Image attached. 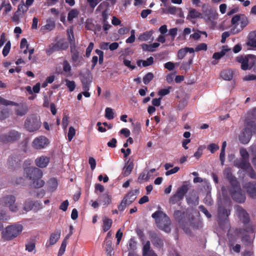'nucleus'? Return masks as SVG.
<instances>
[{"instance_id": "obj_7", "label": "nucleus", "mask_w": 256, "mask_h": 256, "mask_svg": "<svg viewBox=\"0 0 256 256\" xmlns=\"http://www.w3.org/2000/svg\"><path fill=\"white\" fill-rule=\"evenodd\" d=\"M252 126L244 123V128L240 132L238 138L243 144H247L250 140L252 134L256 133Z\"/></svg>"}, {"instance_id": "obj_48", "label": "nucleus", "mask_w": 256, "mask_h": 256, "mask_svg": "<svg viewBox=\"0 0 256 256\" xmlns=\"http://www.w3.org/2000/svg\"><path fill=\"white\" fill-rule=\"evenodd\" d=\"M48 184L50 189L52 191H54V190H55L58 186L57 180L54 178L50 179V180L48 182Z\"/></svg>"}, {"instance_id": "obj_34", "label": "nucleus", "mask_w": 256, "mask_h": 256, "mask_svg": "<svg viewBox=\"0 0 256 256\" xmlns=\"http://www.w3.org/2000/svg\"><path fill=\"white\" fill-rule=\"evenodd\" d=\"M112 244L111 240L105 241L104 250L107 253L108 256H111L114 250L113 247L112 246Z\"/></svg>"}, {"instance_id": "obj_54", "label": "nucleus", "mask_w": 256, "mask_h": 256, "mask_svg": "<svg viewBox=\"0 0 256 256\" xmlns=\"http://www.w3.org/2000/svg\"><path fill=\"white\" fill-rule=\"evenodd\" d=\"M76 134V130L74 127L70 126L69 128L68 132V140L70 142L72 140V138Z\"/></svg>"}, {"instance_id": "obj_33", "label": "nucleus", "mask_w": 256, "mask_h": 256, "mask_svg": "<svg viewBox=\"0 0 256 256\" xmlns=\"http://www.w3.org/2000/svg\"><path fill=\"white\" fill-rule=\"evenodd\" d=\"M100 198V202L104 206H108L111 202V198L108 194H103Z\"/></svg>"}, {"instance_id": "obj_38", "label": "nucleus", "mask_w": 256, "mask_h": 256, "mask_svg": "<svg viewBox=\"0 0 256 256\" xmlns=\"http://www.w3.org/2000/svg\"><path fill=\"white\" fill-rule=\"evenodd\" d=\"M79 12L76 9H72L68 13V20L69 22L72 20L74 18H76L78 16Z\"/></svg>"}, {"instance_id": "obj_3", "label": "nucleus", "mask_w": 256, "mask_h": 256, "mask_svg": "<svg viewBox=\"0 0 256 256\" xmlns=\"http://www.w3.org/2000/svg\"><path fill=\"white\" fill-rule=\"evenodd\" d=\"M24 172L27 178L32 180L30 185L34 188H38L42 187L44 182L41 179L42 172L38 168L30 167L24 169Z\"/></svg>"}, {"instance_id": "obj_31", "label": "nucleus", "mask_w": 256, "mask_h": 256, "mask_svg": "<svg viewBox=\"0 0 256 256\" xmlns=\"http://www.w3.org/2000/svg\"><path fill=\"white\" fill-rule=\"evenodd\" d=\"M151 240L153 244L156 248H162L164 246L163 240L156 234L152 236Z\"/></svg>"}, {"instance_id": "obj_46", "label": "nucleus", "mask_w": 256, "mask_h": 256, "mask_svg": "<svg viewBox=\"0 0 256 256\" xmlns=\"http://www.w3.org/2000/svg\"><path fill=\"white\" fill-rule=\"evenodd\" d=\"M246 56L248 60V66H250V68L256 63V56L252 54H248Z\"/></svg>"}, {"instance_id": "obj_21", "label": "nucleus", "mask_w": 256, "mask_h": 256, "mask_svg": "<svg viewBox=\"0 0 256 256\" xmlns=\"http://www.w3.org/2000/svg\"><path fill=\"white\" fill-rule=\"evenodd\" d=\"M16 104H11L12 106H16L15 108V113L18 116H23L28 112V106L26 104H18L15 102Z\"/></svg>"}, {"instance_id": "obj_2", "label": "nucleus", "mask_w": 256, "mask_h": 256, "mask_svg": "<svg viewBox=\"0 0 256 256\" xmlns=\"http://www.w3.org/2000/svg\"><path fill=\"white\" fill-rule=\"evenodd\" d=\"M174 216L175 220L178 222L180 226L184 232L188 234H191L192 232L188 226L191 224L192 216L188 213L186 209L176 210L174 212Z\"/></svg>"}, {"instance_id": "obj_22", "label": "nucleus", "mask_w": 256, "mask_h": 256, "mask_svg": "<svg viewBox=\"0 0 256 256\" xmlns=\"http://www.w3.org/2000/svg\"><path fill=\"white\" fill-rule=\"evenodd\" d=\"M67 46H64L63 43L58 42L52 46H50L49 48H48L46 50V53L47 55L50 56L54 52L65 50Z\"/></svg>"}, {"instance_id": "obj_60", "label": "nucleus", "mask_w": 256, "mask_h": 256, "mask_svg": "<svg viewBox=\"0 0 256 256\" xmlns=\"http://www.w3.org/2000/svg\"><path fill=\"white\" fill-rule=\"evenodd\" d=\"M127 205H129L127 202H126L125 200H122L120 203V204L118 206V210L120 212H123Z\"/></svg>"}, {"instance_id": "obj_10", "label": "nucleus", "mask_w": 256, "mask_h": 256, "mask_svg": "<svg viewBox=\"0 0 256 256\" xmlns=\"http://www.w3.org/2000/svg\"><path fill=\"white\" fill-rule=\"evenodd\" d=\"M218 13L213 8H210L204 10V18L207 24L214 26L216 24L215 20L218 18Z\"/></svg>"}, {"instance_id": "obj_9", "label": "nucleus", "mask_w": 256, "mask_h": 256, "mask_svg": "<svg viewBox=\"0 0 256 256\" xmlns=\"http://www.w3.org/2000/svg\"><path fill=\"white\" fill-rule=\"evenodd\" d=\"M188 190V185L183 184L178 188L176 192L170 198V203L174 204L182 200Z\"/></svg>"}, {"instance_id": "obj_49", "label": "nucleus", "mask_w": 256, "mask_h": 256, "mask_svg": "<svg viewBox=\"0 0 256 256\" xmlns=\"http://www.w3.org/2000/svg\"><path fill=\"white\" fill-rule=\"evenodd\" d=\"M105 117L108 120H112L114 118V113L112 109L110 108H106L105 110Z\"/></svg>"}, {"instance_id": "obj_45", "label": "nucleus", "mask_w": 256, "mask_h": 256, "mask_svg": "<svg viewBox=\"0 0 256 256\" xmlns=\"http://www.w3.org/2000/svg\"><path fill=\"white\" fill-rule=\"evenodd\" d=\"M192 63V58H190L188 62H183L180 66V68L181 70H184L186 71L189 70L190 68V65Z\"/></svg>"}, {"instance_id": "obj_61", "label": "nucleus", "mask_w": 256, "mask_h": 256, "mask_svg": "<svg viewBox=\"0 0 256 256\" xmlns=\"http://www.w3.org/2000/svg\"><path fill=\"white\" fill-rule=\"evenodd\" d=\"M200 210L203 212L208 218H210L212 217V215L208 212V210L202 205L199 206Z\"/></svg>"}, {"instance_id": "obj_43", "label": "nucleus", "mask_w": 256, "mask_h": 256, "mask_svg": "<svg viewBox=\"0 0 256 256\" xmlns=\"http://www.w3.org/2000/svg\"><path fill=\"white\" fill-rule=\"evenodd\" d=\"M33 208V202L28 200L24 204V210L26 212H29Z\"/></svg>"}, {"instance_id": "obj_19", "label": "nucleus", "mask_w": 256, "mask_h": 256, "mask_svg": "<svg viewBox=\"0 0 256 256\" xmlns=\"http://www.w3.org/2000/svg\"><path fill=\"white\" fill-rule=\"evenodd\" d=\"M234 166L244 171H247L251 166L249 160L240 158L236 159L234 161Z\"/></svg>"}, {"instance_id": "obj_42", "label": "nucleus", "mask_w": 256, "mask_h": 256, "mask_svg": "<svg viewBox=\"0 0 256 256\" xmlns=\"http://www.w3.org/2000/svg\"><path fill=\"white\" fill-rule=\"evenodd\" d=\"M154 74L149 72L147 73L143 78V82L145 84H148L150 83V82L154 78Z\"/></svg>"}, {"instance_id": "obj_24", "label": "nucleus", "mask_w": 256, "mask_h": 256, "mask_svg": "<svg viewBox=\"0 0 256 256\" xmlns=\"http://www.w3.org/2000/svg\"><path fill=\"white\" fill-rule=\"evenodd\" d=\"M72 53V60L75 66H78L82 64L83 58L79 56V52L77 50H71Z\"/></svg>"}, {"instance_id": "obj_15", "label": "nucleus", "mask_w": 256, "mask_h": 256, "mask_svg": "<svg viewBox=\"0 0 256 256\" xmlns=\"http://www.w3.org/2000/svg\"><path fill=\"white\" fill-rule=\"evenodd\" d=\"M244 123L252 126L253 130H256V107L247 112Z\"/></svg>"}, {"instance_id": "obj_53", "label": "nucleus", "mask_w": 256, "mask_h": 256, "mask_svg": "<svg viewBox=\"0 0 256 256\" xmlns=\"http://www.w3.org/2000/svg\"><path fill=\"white\" fill-rule=\"evenodd\" d=\"M241 16L240 14H236L234 16L232 17L231 20V24L232 26V27H234L235 26H238V22L240 20Z\"/></svg>"}, {"instance_id": "obj_8", "label": "nucleus", "mask_w": 256, "mask_h": 256, "mask_svg": "<svg viewBox=\"0 0 256 256\" xmlns=\"http://www.w3.org/2000/svg\"><path fill=\"white\" fill-rule=\"evenodd\" d=\"M0 202L1 204L6 207H8L10 211L16 212L18 210V206L16 204V198L12 195H8L2 197Z\"/></svg>"}, {"instance_id": "obj_25", "label": "nucleus", "mask_w": 256, "mask_h": 256, "mask_svg": "<svg viewBox=\"0 0 256 256\" xmlns=\"http://www.w3.org/2000/svg\"><path fill=\"white\" fill-rule=\"evenodd\" d=\"M246 44L253 48H256V30L250 32Z\"/></svg>"}, {"instance_id": "obj_12", "label": "nucleus", "mask_w": 256, "mask_h": 256, "mask_svg": "<svg viewBox=\"0 0 256 256\" xmlns=\"http://www.w3.org/2000/svg\"><path fill=\"white\" fill-rule=\"evenodd\" d=\"M49 144V140L46 136H40L33 140L32 146L34 149L39 150L45 148Z\"/></svg>"}, {"instance_id": "obj_63", "label": "nucleus", "mask_w": 256, "mask_h": 256, "mask_svg": "<svg viewBox=\"0 0 256 256\" xmlns=\"http://www.w3.org/2000/svg\"><path fill=\"white\" fill-rule=\"evenodd\" d=\"M248 173V175L252 178H256V173L252 167L248 168V170L247 171H246Z\"/></svg>"}, {"instance_id": "obj_51", "label": "nucleus", "mask_w": 256, "mask_h": 256, "mask_svg": "<svg viewBox=\"0 0 256 256\" xmlns=\"http://www.w3.org/2000/svg\"><path fill=\"white\" fill-rule=\"evenodd\" d=\"M240 154L242 157L240 159L249 160V154L244 148H241L240 150Z\"/></svg>"}, {"instance_id": "obj_18", "label": "nucleus", "mask_w": 256, "mask_h": 256, "mask_svg": "<svg viewBox=\"0 0 256 256\" xmlns=\"http://www.w3.org/2000/svg\"><path fill=\"white\" fill-rule=\"evenodd\" d=\"M240 26L238 28L237 26L234 27H232L231 28V32L232 34H238L240 32L244 27H246L248 24L249 21L248 18L242 15L240 18Z\"/></svg>"}, {"instance_id": "obj_6", "label": "nucleus", "mask_w": 256, "mask_h": 256, "mask_svg": "<svg viewBox=\"0 0 256 256\" xmlns=\"http://www.w3.org/2000/svg\"><path fill=\"white\" fill-rule=\"evenodd\" d=\"M42 122L40 117L36 114H32L26 118L24 122V127L30 132L38 130L41 126Z\"/></svg>"}, {"instance_id": "obj_14", "label": "nucleus", "mask_w": 256, "mask_h": 256, "mask_svg": "<svg viewBox=\"0 0 256 256\" xmlns=\"http://www.w3.org/2000/svg\"><path fill=\"white\" fill-rule=\"evenodd\" d=\"M28 8L26 5L24 4V1L22 0L18 4L17 10L14 14L12 17V20L16 22H19L20 18L23 17L24 13L28 10Z\"/></svg>"}, {"instance_id": "obj_4", "label": "nucleus", "mask_w": 256, "mask_h": 256, "mask_svg": "<svg viewBox=\"0 0 256 256\" xmlns=\"http://www.w3.org/2000/svg\"><path fill=\"white\" fill-rule=\"evenodd\" d=\"M21 224L14 223L6 226L2 233V238L4 240H11L17 237L22 231Z\"/></svg>"}, {"instance_id": "obj_26", "label": "nucleus", "mask_w": 256, "mask_h": 256, "mask_svg": "<svg viewBox=\"0 0 256 256\" xmlns=\"http://www.w3.org/2000/svg\"><path fill=\"white\" fill-rule=\"evenodd\" d=\"M236 60L238 62L242 64L241 68L242 70H246L249 68L248 60L246 56H238L236 57Z\"/></svg>"}, {"instance_id": "obj_55", "label": "nucleus", "mask_w": 256, "mask_h": 256, "mask_svg": "<svg viewBox=\"0 0 256 256\" xmlns=\"http://www.w3.org/2000/svg\"><path fill=\"white\" fill-rule=\"evenodd\" d=\"M63 70L64 72L68 73L70 72L72 68L71 66L67 60H64L62 64Z\"/></svg>"}, {"instance_id": "obj_57", "label": "nucleus", "mask_w": 256, "mask_h": 256, "mask_svg": "<svg viewBox=\"0 0 256 256\" xmlns=\"http://www.w3.org/2000/svg\"><path fill=\"white\" fill-rule=\"evenodd\" d=\"M36 248V243L34 242L26 244V250L29 252H32Z\"/></svg>"}, {"instance_id": "obj_40", "label": "nucleus", "mask_w": 256, "mask_h": 256, "mask_svg": "<svg viewBox=\"0 0 256 256\" xmlns=\"http://www.w3.org/2000/svg\"><path fill=\"white\" fill-rule=\"evenodd\" d=\"M228 246L230 248L233 246L234 244L237 242V238L233 234H228Z\"/></svg>"}, {"instance_id": "obj_44", "label": "nucleus", "mask_w": 256, "mask_h": 256, "mask_svg": "<svg viewBox=\"0 0 256 256\" xmlns=\"http://www.w3.org/2000/svg\"><path fill=\"white\" fill-rule=\"evenodd\" d=\"M65 82H66V85L68 88L69 91L70 92H73L76 86L75 82L74 80H70L68 79H66Z\"/></svg>"}, {"instance_id": "obj_58", "label": "nucleus", "mask_w": 256, "mask_h": 256, "mask_svg": "<svg viewBox=\"0 0 256 256\" xmlns=\"http://www.w3.org/2000/svg\"><path fill=\"white\" fill-rule=\"evenodd\" d=\"M154 62V58L152 56H150L146 60H142V66L146 67L152 65Z\"/></svg>"}, {"instance_id": "obj_56", "label": "nucleus", "mask_w": 256, "mask_h": 256, "mask_svg": "<svg viewBox=\"0 0 256 256\" xmlns=\"http://www.w3.org/2000/svg\"><path fill=\"white\" fill-rule=\"evenodd\" d=\"M96 53L98 56V63L100 64H102L104 62V52L98 49L95 50Z\"/></svg>"}, {"instance_id": "obj_64", "label": "nucleus", "mask_w": 256, "mask_h": 256, "mask_svg": "<svg viewBox=\"0 0 256 256\" xmlns=\"http://www.w3.org/2000/svg\"><path fill=\"white\" fill-rule=\"evenodd\" d=\"M186 51L184 48L180 49L178 52V59H182L186 54Z\"/></svg>"}, {"instance_id": "obj_32", "label": "nucleus", "mask_w": 256, "mask_h": 256, "mask_svg": "<svg viewBox=\"0 0 256 256\" xmlns=\"http://www.w3.org/2000/svg\"><path fill=\"white\" fill-rule=\"evenodd\" d=\"M220 75L224 80H230L233 78L232 72L230 69L224 70L222 71Z\"/></svg>"}, {"instance_id": "obj_52", "label": "nucleus", "mask_w": 256, "mask_h": 256, "mask_svg": "<svg viewBox=\"0 0 256 256\" xmlns=\"http://www.w3.org/2000/svg\"><path fill=\"white\" fill-rule=\"evenodd\" d=\"M178 12H182V9L175 6H170L166 10L167 14H175Z\"/></svg>"}, {"instance_id": "obj_39", "label": "nucleus", "mask_w": 256, "mask_h": 256, "mask_svg": "<svg viewBox=\"0 0 256 256\" xmlns=\"http://www.w3.org/2000/svg\"><path fill=\"white\" fill-rule=\"evenodd\" d=\"M47 24L42 26L41 28V30H47L50 31L54 28H55V24L52 21H48L47 22Z\"/></svg>"}, {"instance_id": "obj_50", "label": "nucleus", "mask_w": 256, "mask_h": 256, "mask_svg": "<svg viewBox=\"0 0 256 256\" xmlns=\"http://www.w3.org/2000/svg\"><path fill=\"white\" fill-rule=\"evenodd\" d=\"M11 48V43L10 41H8L6 45L4 46L2 50V54L4 56H6L8 55L10 52V49Z\"/></svg>"}, {"instance_id": "obj_11", "label": "nucleus", "mask_w": 256, "mask_h": 256, "mask_svg": "<svg viewBox=\"0 0 256 256\" xmlns=\"http://www.w3.org/2000/svg\"><path fill=\"white\" fill-rule=\"evenodd\" d=\"M20 134L17 131L12 130L7 134H3L0 135V142L3 144L12 142L18 140Z\"/></svg>"}, {"instance_id": "obj_13", "label": "nucleus", "mask_w": 256, "mask_h": 256, "mask_svg": "<svg viewBox=\"0 0 256 256\" xmlns=\"http://www.w3.org/2000/svg\"><path fill=\"white\" fill-rule=\"evenodd\" d=\"M234 209L240 220L244 225L248 224L250 222V218L247 212L240 206L236 205Z\"/></svg>"}, {"instance_id": "obj_30", "label": "nucleus", "mask_w": 256, "mask_h": 256, "mask_svg": "<svg viewBox=\"0 0 256 256\" xmlns=\"http://www.w3.org/2000/svg\"><path fill=\"white\" fill-rule=\"evenodd\" d=\"M133 162H130V160L126 164L123 169L122 174L124 176H127L130 175L134 168Z\"/></svg>"}, {"instance_id": "obj_16", "label": "nucleus", "mask_w": 256, "mask_h": 256, "mask_svg": "<svg viewBox=\"0 0 256 256\" xmlns=\"http://www.w3.org/2000/svg\"><path fill=\"white\" fill-rule=\"evenodd\" d=\"M248 196L252 199L256 198V182H250L244 186Z\"/></svg>"}, {"instance_id": "obj_20", "label": "nucleus", "mask_w": 256, "mask_h": 256, "mask_svg": "<svg viewBox=\"0 0 256 256\" xmlns=\"http://www.w3.org/2000/svg\"><path fill=\"white\" fill-rule=\"evenodd\" d=\"M50 158L46 156H40L37 158L34 161L36 165L40 168H45L48 164Z\"/></svg>"}, {"instance_id": "obj_36", "label": "nucleus", "mask_w": 256, "mask_h": 256, "mask_svg": "<svg viewBox=\"0 0 256 256\" xmlns=\"http://www.w3.org/2000/svg\"><path fill=\"white\" fill-rule=\"evenodd\" d=\"M188 16L191 18H202V16L201 13L196 11L195 9L192 8L188 12Z\"/></svg>"}, {"instance_id": "obj_35", "label": "nucleus", "mask_w": 256, "mask_h": 256, "mask_svg": "<svg viewBox=\"0 0 256 256\" xmlns=\"http://www.w3.org/2000/svg\"><path fill=\"white\" fill-rule=\"evenodd\" d=\"M230 210L226 208L224 206H220L218 208V214L222 218L228 217L230 214Z\"/></svg>"}, {"instance_id": "obj_27", "label": "nucleus", "mask_w": 256, "mask_h": 256, "mask_svg": "<svg viewBox=\"0 0 256 256\" xmlns=\"http://www.w3.org/2000/svg\"><path fill=\"white\" fill-rule=\"evenodd\" d=\"M138 192V190H136L130 191L123 198L126 202L130 204L133 202L136 198V194Z\"/></svg>"}, {"instance_id": "obj_28", "label": "nucleus", "mask_w": 256, "mask_h": 256, "mask_svg": "<svg viewBox=\"0 0 256 256\" xmlns=\"http://www.w3.org/2000/svg\"><path fill=\"white\" fill-rule=\"evenodd\" d=\"M112 224V219L108 218L106 216H102V228L104 232L108 230L111 228Z\"/></svg>"}, {"instance_id": "obj_23", "label": "nucleus", "mask_w": 256, "mask_h": 256, "mask_svg": "<svg viewBox=\"0 0 256 256\" xmlns=\"http://www.w3.org/2000/svg\"><path fill=\"white\" fill-rule=\"evenodd\" d=\"M60 230H56L54 232L51 234L49 240V244L46 242V246L48 247L50 246H52L56 244L58 241L60 236Z\"/></svg>"}, {"instance_id": "obj_59", "label": "nucleus", "mask_w": 256, "mask_h": 256, "mask_svg": "<svg viewBox=\"0 0 256 256\" xmlns=\"http://www.w3.org/2000/svg\"><path fill=\"white\" fill-rule=\"evenodd\" d=\"M0 104L4 106H8L11 104H16L15 102L6 100L0 96Z\"/></svg>"}, {"instance_id": "obj_37", "label": "nucleus", "mask_w": 256, "mask_h": 256, "mask_svg": "<svg viewBox=\"0 0 256 256\" xmlns=\"http://www.w3.org/2000/svg\"><path fill=\"white\" fill-rule=\"evenodd\" d=\"M152 34V31H147L141 34L138 38L140 41H147L150 39Z\"/></svg>"}, {"instance_id": "obj_62", "label": "nucleus", "mask_w": 256, "mask_h": 256, "mask_svg": "<svg viewBox=\"0 0 256 256\" xmlns=\"http://www.w3.org/2000/svg\"><path fill=\"white\" fill-rule=\"evenodd\" d=\"M207 50V45L205 43H202L198 45L196 48L195 50L196 52H199L200 50Z\"/></svg>"}, {"instance_id": "obj_29", "label": "nucleus", "mask_w": 256, "mask_h": 256, "mask_svg": "<svg viewBox=\"0 0 256 256\" xmlns=\"http://www.w3.org/2000/svg\"><path fill=\"white\" fill-rule=\"evenodd\" d=\"M20 161L21 158L18 156H12L8 159V165L12 168L18 166L20 164Z\"/></svg>"}, {"instance_id": "obj_1", "label": "nucleus", "mask_w": 256, "mask_h": 256, "mask_svg": "<svg viewBox=\"0 0 256 256\" xmlns=\"http://www.w3.org/2000/svg\"><path fill=\"white\" fill-rule=\"evenodd\" d=\"M232 188L229 190L230 194L234 201L238 204H244L246 200V195L244 190L240 188V183L235 176L231 173L226 176Z\"/></svg>"}, {"instance_id": "obj_5", "label": "nucleus", "mask_w": 256, "mask_h": 256, "mask_svg": "<svg viewBox=\"0 0 256 256\" xmlns=\"http://www.w3.org/2000/svg\"><path fill=\"white\" fill-rule=\"evenodd\" d=\"M152 218L155 220L157 226L166 232L170 231V220L168 216L164 212L157 210L152 214Z\"/></svg>"}, {"instance_id": "obj_17", "label": "nucleus", "mask_w": 256, "mask_h": 256, "mask_svg": "<svg viewBox=\"0 0 256 256\" xmlns=\"http://www.w3.org/2000/svg\"><path fill=\"white\" fill-rule=\"evenodd\" d=\"M80 81L83 90H89L90 86L92 82V76L90 72L84 74L80 76Z\"/></svg>"}, {"instance_id": "obj_41", "label": "nucleus", "mask_w": 256, "mask_h": 256, "mask_svg": "<svg viewBox=\"0 0 256 256\" xmlns=\"http://www.w3.org/2000/svg\"><path fill=\"white\" fill-rule=\"evenodd\" d=\"M9 116V111L8 108H0V120H2Z\"/></svg>"}, {"instance_id": "obj_47", "label": "nucleus", "mask_w": 256, "mask_h": 256, "mask_svg": "<svg viewBox=\"0 0 256 256\" xmlns=\"http://www.w3.org/2000/svg\"><path fill=\"white\" fill-rule=\"evenodd\" d=\"M66 245L67 242H66V240H64L59 249L58 256H62L64 254L66 250Z\"/></svg>"}]
</instances>
